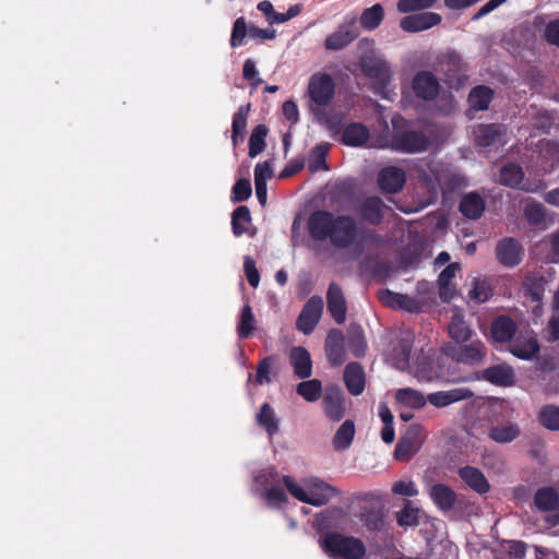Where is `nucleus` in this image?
<instances>
[{
  "label": "nucleus",
  "mask_w": 559,
  "mask_h": 559,
  "mask_svg": "<svg viewBox=\"0 0 559 559\" xmlns=\"http://www.w3.org/2000/svg\"><path fill=\"white\" fill-rule=\"evenodd\" d=\"M308 231L312 239L329 240L336 249L352 247L358 237V226L348 215H334L329 211H316L308 218Z\"/></svg>",
  "instance_id": "1"
},
{
  "label": "nucleus",
  "mask_w": 559,
  "mask_h": 559,
  "mask_svg": "<svg viewBox=\"0 0 559 559\" xmlns=\"http://www.w3.org/2000/svg\"><path fill=\"white\" fill-rule=\"evenodd\" d=\"M282 481L295 499L314 507L325 506L338 495L334 487L316 477L296 481L289 476H284Z\"/></svg>",
  "instance_id": "2"
},
{
  "label": "nucleus",
  "mask_w": 559,
  "mask_h": 559,
  "mask_svg": "<svg viewBox=\"0 0 559 559\" xmlns=\"http://www.w3.org/2000/svg\"><path fill=\"white\" fill-rule=\"evenodd\" d=\"M321 549L331 557L360 559L366 552L364 543L340 533H326L318 540Z\"/></svg>",
  "instance_id": "3"
},
{
  "label": "nucleus",
  "mask_w": 559,
  "mask_h": 559,
  "mask_svg": "<svg viewBox=\"0 0 559 559\" xmlns=\"http://www.w3.org/2000/svg\"><path fill=\"white\" fill-rule=\"evenodd\" d=\"M359 67L371 80L374 93L383 95L393 78L391 66L384 57L377 51H369L360 57Z\"/></svg>",
  "instance_id": "4"
},
{
  "label": "nucleus",
  "mask_w": 559,
  "mask_h": 559,
  "mask_svg": "<svg viewBox=\"0 0 559 559\" xmlns=\"http://www.w3.org/2000/svg\"><path fill=\"white\" fill-rule=\"evenodd\" d=\"M408 372L419 382H431L444 376L443 356L432 348L423 349L416 356Z\"/></svg>",
  "instance_id": "5"
},
{
  "label": "nucleus",
  "mask_w": 559,
  "mask_h": 559,
  "mask_svg": "<svg viewBox=\"0 0 559 559\" xmlns=\"http://www.w3.org/2000/svg\"><path fill=\"white\" fill-rule=\"evenodd\" d=\"M334 95L335 83L330 74L317 72L311 75L308 84L310 112L323 107H329Z\"/></svg>",
  "instance_id": "6"
},
{
  "label": "nucleus",
  "mask_w": 559,
  "mask_h": 559,
  "mask_svg": "<svg viewBox=\"0 0 559 559\" xmlns=\"http://www.w3.org/2000/svg\"><path fill=\"white\" fill-rule=\"evenodd\" d=\"M443 354L452 360L468 366L483 364L486 357V347L480 340H471L466 343H447L442 347Z\"/></svg>",
  "instance_id": "7"
},
{
  "label": "nucleus",
  "mask_w": 559,
  "mask_h": 559,
  "mask_svg": "<svg viewBox=\"0 0 559 559\" xmlns=\"http://www.w3.org/2000/svg\"><path fill=\"white\" fill-rule=\"evenodd\" d=\"M436 70L442 73L444 82L454 88L461 87L466 80L462 58L454 51H447L438 56Z\"/></svg>",
  "instance_id": "8"
},
{
  "label": "nucleus",
  "mask_w": 559,
  "mask_h": 559,
  "mask_svg": "<svg viewBox=\"0 0 559 559\" xmlns=\"http://www.w3.org/2000/svg\"><path fill=\"white\" fill-rule=\"evenodd\" d=\"M358 35L359 31L356 25V15L348 14L344 17V21L338 27L326 36L324 48L330 51L342 50L353 43Z\"/></svg>",
  "instance_id": "9"
},
{
  "label": "nucleus",
  "mask_w": 559,
  "mask_h": 559,
  "mask_svg": "<svg viewBox=\"0 0 559 559\" xmlns=\"http://www.w3.org/2000/svg\"><path fill=\"white\" fill-rule=\"evenodd\" d=\"M474 140L484 150L499 148L508 142L507 128L499 123L479 124L474 129Z\"/></svg>",
  "instance_id": "10"
},
{
  "label": "nucleus",
  "mask_w": 559,
  "mask_h": 559,
  "mask_svg": "<svg viewBox=\"0 0 559 559\" xmlns=\"http://www.w3.org/2000/svg\"><path fill=\"white\" fill-rule=\"evenodd\" d=\"M524 179V173L521 166L516 164H508L500 171V182L508 187H520L525 192L537 193L546 188V183L543 179L535 181Z\"/></svg>",
  "instance_id": "11"
},
{
  "label": "nucleus",
  "mask_w": 559,
  "mask_h": 559,
  "mask_svg": "<svg viewBox=\"0 0 559 559\" xmlns=\"http://www.w3.org/2000/svg\"><path fill=\"white\" fill-rule=\"evenodd\" d=\"M347 522V513L343 509L334 508L318 514L313 520V527L323 536L332 530H346Z\"/></svg>",
  "instance_id": "12"
},
{
  "label": "nucleus",
  "mask_w": 559,
  "mask_h": 559,
  "mask_svg": "<svg viewBox=\"0 0 559 559\" xmlns=\"http://www.w3.org/2000/svg\"><path fill=\"white\" fill-rule=\"evenodd\" d=\"M414 343V334L409 331L402 332L400 337L393 344L389 358L399 370H409V355Z\"/></svg>",
  "instance_id": "13"
},
{
  "label": "nucleus",
  "mask_w": 559,
  "mask_h": 559,
  "mask_svg": "<svg viewBox=\"0 0 559 559\" xmlns=\"http://www.w3.org/2000/svg\"><path fill=\"white\" fill-rule=\"evenodd\" d=\"M391 146L403 153L423 152L428 146V139L418 131H405L393 135Z\"/></svg>",
  "instance_id": "14"
},
{
  "label": "nucleus",
  "mask_w": 559,
  "mask_h": 559,
  "mask_svg": "<svg viewBox=\"0 0 559 559\" xmlns=\"http://www.w3.org/2000/svg\"><path fill=\"white\" fill-rule=\"evenodd\" d=\"M323 311V300L321 297L313 296L304 306L298 319L297 329L304 334H310L318 324Z\"/></svg>",
  "instance_id": "15"
},
{
  "label": "nucleus",
  "mask_w": 559,
  "mask_h": 559,
  "mask_svg": "<svg viewBox=\"0 0 559 559\" xmlns=\"http://www.w3.org/2000/svg\"><path fill=\"white\" fill-rule=\"evenodd\" d=\"M534 507L543 513H552L554 523H559V492L556 488L540 487L534 495Z\"/></svg>",
  "instance_id": "16"
},
{
  "label": "nucleus",
  "mask_w": 559,
  "mask_h": 559,
  "mask_svg": "<svg viewBox=\"0 0 559 559\" xmlns=\"http://www.w3.org/2000/svg\"><path fill=\"white\" fill-rule=\"evenodd\" d=\"M441 21L442 17L438 13L423 12L403 17L400 26L404 32L418 33L440 24Z\"/></svg>",
  "instance_id": "17"
},
{
  "label": "nucleus",
  "mask_w": 559,
  "mask_h": 559,
  "mask_svg": "<svg viewBox=\"0 0 559 559\" xmlns=\"http://www.w3.org/2000/svg\"><path fill=\"white\" fill-rule=\"evenodd\" d=\"M322 407L325 416L333 420L340 421L345 416V397L338 388H329L322 400Z\"/></svg>",
  "instance_id": "18"
},
{
  "label": "nucleus",
  "mask_w": 559,
  "mask_h": 559,
  "mask_svg": "<svg viewBox=\"0 0 559 559\" xmlns=\"http://www.w3.org/2000/svg\"><path fill=\"white\" fill-rule=\"evenodd\" d=\"M510 352L515 357L528 360L537 355L539 352V344L536 336L532 331L524 334L516 335L515 340L510 345Z\"/></svg>",
  "instance_id": "19"
},
{
  "label": "nucleus",
  "mask_w": 559,
  "mask_h": 559,
  "mask_svg": "<svg viewBox=\"0 0 559 559\" xmlns=\"http://www.w3.org/2000/svg\"><path fill=\"white\" fill-rule=\"evenodd\" d=\"M414 93L425 100L433 99L439 93L438 79L428 71L418 72L412 83Z\"/></svg>",
  "instance_id": "20"
},
{
  "label": "nucleus",
  "mask_w": 559,
  "mask_h": 559,
  "mask_svg": "<svg viewBox=\"0 0 559 559\" xmlns=\"http://www.w3.org/2000/svg\"><path fill=\"white\" fill-rule=\"evenodd\" d=\"M474 393L467 388H454L448 391L433 392L427 395V403L432 406L442 408L453 403L468 400Z\"/></svg>",
  "instance_id": "21"
},
{
  "label": "nucleus",
  "mask_w": 559,
  "mask_h": 559,
  "mask_svg": "<svg viewBox=\"0 0 559 559\" xmlns=\"http://www.w3.org/2000/svg\"><path fill=\"white\" fill-rule=\"evenodd\" d=\"M448 332L452 340L451 343L453 344L469 342L474 335V331L465 322L464 314L459 308H454L452 310V318L448 325Z\"/></svg>",
  "instance_id": "22"
},
{
  "label": "nucleus",
  "mask_w": 559,
  "mask_h": 559,
  "mask_svg": "<svg viewBox=\"0 0 559 559\" xmlns=\"http://www.w3.org/2000/svg\"><path fill=\"white\" fill-rule=\"evenodd\" d=\"M406 175L399 167L390 166L383 168L378 176L380 188L388 193L399 192L405 185Z\"/></svg>",
  "instance_id": "23"
},
{
  "label": "nucleus",
  "mask_w": 559,
  "mask_h": 559,
  "mask_svg": "<svg viewBox=\"0 0 559 559\" xmlns=\"http://www.w3.org/2000/svg\"><path fill=\"white\" fill-rule=\"evenodd\" d=\"M326 299L328 309L332 318L338 324L344 323L346 320L347 308L342 288L337 284L332 283L329 286Z\"/></svg>",
  "instance_id": "24"
},
{
  "label": "nucleus",
  "mask_w": 559,
  "mask_h": 559,
  "mask_svg": "<svg viewBox=\"0 0 559 559\" xmlns=\"http://www.w3.org/2000/svg\"><path fill=\"white\" fill-rule=\"evenodd\" d=\"M289 362L294 373L299 379H308L312 374V360L309 352L301 346L293 347L289 352Z\"/></svg>",
  "instance_id": "25"
},
{
  "label": "nucleus",
  "mask_w": 559,
  "mask_h": 559,
  "mask_svg": "<svg viewBox=\"0 0 559 559\" xmlns=\"http://www.w3.org/2000/svg\"><path fill=\"white\" fill-rule=\"evenodd\" d=\"M497 258L506 266H514L520 263L523 249L520 243L512 239L507 238L497 245Z\"/></svg>",
  "instance_id": "26"
},
{
  "label": "nucleus",
  "mask_w": 559,
  "mask_h": 559,
  "mask_svg": "<svg viewBox=\"0 0 559 559\" xmlns=\"http://www.w3.org/2000/svg\"><path fill=\"white\" fill-rule=\"evenodd\" d=\"M459 476L473 491L484 495L490 489V485L484 473L474 466H464L459 469Z\"/></svg>",
  "instance_id": "27"
},
{
  "label": "nucleus",
  "mask_w": 559,
  "mask_h": 559,
  "mask_svg": "<svg viewBox=\"0 0 559 559\" xmlns=\"http://www.w3.org/2000/svg\"><path fill=\"white\" fill-rule=\"evenodd\" d=\"M325 350L331 365L340 366L345 361L344 336L341 331L332 330L329 332Z\"/></svg>",
  "instance_id": "28"
},
{
  "label": "nucleus",
  "mask_w": 559,
  "mask_h": 559,
  "mask_svg": "<svg viewBox=\"0 0 559 559\" xmlns=\"http://www.w3.org/2000/svg\"><path fill=\"white\" fill-rule=\"evenodd\" d=\"M344 382L352 395H360L366 384L364 368L357 362L348 364L344 370Z\"/></svg>",
  "instance_id": "29"
},
{
  "label": "nucleus",
  "mask_w": 559,
  "mask_h": 559,
  "mask_svg": "<svg viewBox=\"0 0 559 559\" xmlns=\"http://www.w3.org/2000/svg\"><path fill=\"white\" fill-rule=\"evenodd\" d=\"M429 497L442 511H449L453 509L456 502V493L454 490L444 484H435L429 488Z\"/></svg>",
  "instance_id": "30"
},
{
  "label": "nucleus",
  "mask_w": 559,
  "mask_h": 559,
  "mask_svg": "<svg viewBox=\"0 0 559 559\" xmlns=\"http://www.w3.org/2000/svg\"><path fill=\"white\" fill-rule=\"evenodd\" d=\"M379 299L382 304L392 308L404 309L409 312H416L419 310V304L416 299L407 295L393 293L389 289L380 290Z\"/></svg>",
  "instance_id": "31"
},
{
  "label": "nucleus",
  "mask_w": 559,
  "mask_h": 559,
  "mask_svg": "<svg viewBox=\"0 0 559 559\" xmlns=\"http://www.w3.org/2000/svg\"><path fill=\"white\" fill-rule=\"evenodd\" d=\"M314 120L326 128L331 134H340L343 128L344 116L329 107L311 111Z\"/></svg>",
  "instance_id": "32"
},
{
  "label": "nucleus",
  "mask_w": 559,
  "mask_h": 559,
  "mask_svg": "<svg viewBox=\"0 0 559 559\" xmlns=\"http://www.w3.org/2000/svg\"><path fill=\"white\" fill-rule=\"evenodd\" d=\"M537 147L544 170L554 169L559 164V141L544 139Z\"/></svg>",
  "instance_id": "33"
},
{
  "label": "nucleus",
  "mask_w": 559,
  "mask_h": 559,
  "mask_svg": "<svg viewBox=\"0 0 559 559\" xmlns=\"http://www.w3.org/2000/svg\"><path fill=\"white\" fill-rule=\"evenodd\" d=\"M483 377L490 383L508 386L514 382L513 369L508 365H497L484 370Z\"/></svg>",
  "instance_id": "34"
},
{
  "label": "nucleus",
  "mask_w": 559,
  "mask_h": 559,
  "mask_svg": "<svg viewBox=\"0 0 559 559\" xmlns=\"http://www.w3.org/2000/svg\"><path fill=\"white\" fill-rule=\"evenodd\" d=\"M485 210V201L484 199L476 192H469L465 194L460 203L461 213L469 218L477 219L480 217Z\"/></svg>",
  "instance_id": "35"
},
{
  "label": "nucleus",
  "mask_w": 559,
  "mask_h": 559,
  "mask_svg": "<svg viewBox=\"0 0 559 559\" xmlns=\"http://www.w3.org/2000/svg\"><path fill=\"white\" fill-rule=\"evenodd\" d=\"M369 139V130L362 123L353 122L345 127L342 133V141L348 146H361Z\"/></svg>",
  "instance_id": "36"
},
{
  "label": "nucleus",
  "mask_w": 559,
  "mask_h": 559,
  "mask_svg": "<svg viewBox=\"0 0 559 559\" xmlns=\"http://www.w3.org/2000/svg\"><path fill=\"white\" fill-rule=\"evenodd\" d=\"M515 334V324L514 322L504 316H501L493 320L491 324V335L497 342H508Z\"/></svg>",
  "instance_id": "37"
},
{
  "label": "nucleus",
  "mask_w": 559,
  "mask_h": 559,
  "mask_svg": "<svg viewBox=\"0 0 559 559\" xmlns=\"http://www.w3.org/2000/svg\"><path fill=\"white\" fill-rule=\"evenodd\" d=\"M355 436V424L353 420H345L336 430L332 443L336 451H343L350 447Z\"/></svg>",
  "instance_id": "38"
},
{
  "label": "nucleus",
  "mask_w": 559,
  "mask_h": 559,
  "mask_svg": "<svg viewBox=\"0 0 559 559\" xmlns=\"http://www.w3.org/2000/svg\"><path fill=\"white\" fill-rule=\"evenodd\" d=\"M493 91L485 85L474 87L468 95V103L473 110H486L492 100Z\"/></svg>",
  "instance_id": "39"
},
{
  "label": "nucleus",
  "mask_w": 559,
  "mask_h": 559,
  "mask_svg": "<svg viewBox=\"0 0 559 559\" xmlns=\"http://www.w3.org/2000/svg\"><path fill=\"white\" fill-rule=\"evenodd\" d=\"M385 205L380 198L371 197L362 202L360 213L366 221L377 224L381 221Z\"/></svg>",
  "instance_id": "40"
},
{
  "label": "nucleus",
  "mask_w": 559,
  "mask_h": 559,
  "mask_svg": "<svg viewBox=\"0 0 559 559\" xmlns=\"http://www.w3.org/2000/svg\"><path fill=\"white\" fill-rule=\"evenodd\" d=\"M395 399L399 403L415 409L423 408L427 403V397L421 392L412 388L399 389Z\"/></svg>",
  "instance_id": "41"
},
{
  "label": "nucleus",
  "mask_w": 559,
  "mask_h": 559,
  "mask_svg": "<svg viewBox=\"0 0 559 559\" xmlns=\"http://www.w3.org/2000/svg\"><path fill=\"white\" fill-rule=\"evenodd\" d=\"M520 435V428L516 424L506 423L492 427L489 430V437L498 443H508L516 439Z\"/></svg>",
  "instance_id": "42"
},
{
  "label": "nucleus",
  "mask_w": 559,
  "mask_h": 559,
  "mask_svg": "<svg viewBox=\"0 0 559 559\" xmlns=\"http://www.w3.org/2000/svg\"><path fill=\"white\" fill-rule=\"evenodd\" d=\"M431 189H440L443 193L461 188L465 185V179L459 174H437L435 182L430 183Z\"/></svg>",
  "instance_id": "43"
},
{
  "label": "nucleus",
  "mask_w": 559,
  "mask_h": 559,
  "mask_svg": "<svg viewBox=\"0 0 559 559\" xmlns=\"http://www.w3.org/2000/svg\"><path fill=\"white\" fill-rule=\"evenodd\" d=\"M258 424L264 428L270 437L278 431V419L270 404L264 403L257 414Z\"/></svg>",
  "instance_id": "44"
},
{
  "label": "nucleus",
  "mask_w": 559,
  "mask_h": 559,
  "mask_svg": "<svg viewBox=\"0 0 559 559\" xmlns=\"http://www.w3.org/2000/svg\"><path fill=\"white\" fill-rule=\"evenodd\" d=\"M249 111L250 105H242L234 115L231 140L235 146L237 145L238 139L242 140L246 134Z\"/></svg>",
  "instance_id": "45"
},
{
  "label": "nucleus",
  "mask_w": 559,
  "mask_h": 559,
  "mask_svg": "<svg viewBox=\"0 0 559 559\" xmlns=\"http://www.w3.org/2000/svg\"><path fill=\"white\" fill-rule=\"evenodd\" d=\"M384 11L381 4L377 3L372 7L365 9L360 16V24L365 29L373 31L382 22Z\"/></svg>",
  "instance_id": "46"
},
{
  "label": "nucleus",
  "mask_w": 559,
  "mask_h": 559,
  "mask_svg": "<svg viewBox=\"0 0 559 559\" xmlns=\"http://www.w3.org/2000/svg\"><path fill=\"white\" fill-rule=\"evenodd\" d=\"M533 127L544 133L550 132L552 128L559 130V117L546 109L538 110L533 114Z\"/></svg>",
  "instance_id": "47"
},
{
  "label": "nucleus",
  "mask_w": 559,
  "mask_h": 559,
  "mask_svg": "<svg viewBox=\"0 0 559 559\" xmlns=\"http://www.w3.org/2000/svg\"><path fill=\"white\" fill-rule=\"evenodd\" d=\"M255 329V318L249 305H245L240 312L237 333L240 338H248Z\"/></svg>",
  "instance_id": "48"
},
{
  "label": "nucleus",
  "mask_w": 559,
  "mask_h": 559,
  "mask_svg": "<svg viewBox=\"0 0 559 559\" xmlns=\"http://www.w3.org/2000/svg\"><path fill=\"white\" fill-rule=\"evenodd\" d=\"M296 391L307 402H316L322 394V383L318 379L306 380L297 385Z\"/></svg>",
  "instance_id": "49"
},
{
  "label": "nucleus",
  "mask_w": 559,
  "mask_h": 559,
  "mask_svg": "<svg viewBox=\"0 0 559 559\" xmlns=\"http://www.w3.org/2000/svg\"><path fill=\"white\" fill-rule=\"evenodd\" d=\"M251 221L250 210L245 206H238L234 212L231 216V225H233V233L236 237H240L243 235L247 229L248 225Z\"/></svg>",
  "instance_id": "50"
},
{
  "label": "nucleus",
  "mask_w": 559,
  "mask_h": 559,
  "mask_svg": "<svg viewBox=\"0 0 559 559\" xmlns=\"http://www.w3.org/2000/svg\"><path fill=\"white\" fill-rule=\"evenodd\" d=\"M348 347L354 356H364L367 344L364 331L359 325H352L348 331Z\"/></svg>",
  "instance_id": "51"
},
{
  "label": "nucleus",
  "mask_w": 559,
  "mask_h": 559,
  "mask_svg": "<svg viewBox=\"0 0 559 559\" xmlns=\"http://www.w3.org/2000/svg\"><path fill=\"white\" fill-rule=\"evenodd\" d=\"M360 520L370 531L380 530L383 525L382 506L379 503V507L372 508L371 510L365 508L360 513Z\"/></svg>",
  "instance_id": "52"
},
{
  "label": "nucleus",
  "mask_w": 559,
  "mask_h": 559,
  "mask_svg": "<svg viewBox=\"0 0 559 559\" xmlns=\"http://www.w3.org/2000/svg\"><path fill=\"white\" fill-rule=\"evenodd\" d=\"M266 136V129L260 124L254 128L249 140V156H258L265 147L264 138Z\"/></svg>",
  "instance_id": "53"
},
{
  "label": "nucleus",
  "mask_w": 559,
  "mask_h": 559,
  "mask_svg": "<svg viewBox=\"0 0 559 559\" xmlns=\"http://www.w3.org/2000/svg\"><path fill=\"white\" fill-rule=\"evenodd\" d=\"M491 294L490 286L486 280L475 278L473 281V287L468 293L471 300L477 304H483L488 300Z\"/></svg>",
  "instance_id": "54"
},
{
  "label": "nucleus",
  "mask_w": 559,
  "mask_h": 559,
  "mask_svg": "<svg viewBox=\"0 0 559 559\" xmlns=\"http://www.w3.org/2000/svg\"><path fill=\"white\" fill-rule=\"evenodd\" d=\"M539 420L549 430H559V407L549 405L539 413Z\"/></svg>",
  "instance_id": "55"
},
{
  "label": "nucleus",
  "mask_w": 559,
  "mask_h": 559,
  "mask_svg": "<svg viewBox=\"0 0 559 559\" xmlns=\"http://www.w3.org/2000/svg\"><path fill=\"white\" fill-rule=\"evenodd\" d=\"M419 510L408 500L405 501L403 509L399 513L397 522L402 526H416L418 524Z\"/></svg>",
  "instance_id": "56"
},
{
  "label": "nucleus",
  "mask_w": 559,
  "mask_h": 559,
  "mask_svg": "<svg viewBox=\"0 0 559 559\" xmlns=\"http://www.w3.org/2000/svg\"><path fill=\"white\" fill-rule=\"evenodd\" d=\"M329 151L328 144H320L317 145L312 151V157L309 160V169L312 173L319 171V170H326L328 166L325 163V156Z\"/></svg>",
  "instance_id": "57"
},
{
  "label": "nucleus",
  "mask_w": 559,
  "mask_h": 559,
  "mask_svg": "<svg viewBox=\"0 0 559 559\" xmlns=\"http://www.w3.org/2000/svg\"><path fill=\"white\" fill-rule=\"evenodd\" d=\"M254 481L258 486L267 489L274 485H280L281 477L274 468H264L254 475Z\"/></svg>",
  "instance_id": "58"
},
{
  "label": "nucleus",
  "mask_w": 559,
  "mask_h": 559,
  "mask_svg": "<svg viewBox=\"0 0 559 559\" xmlns=\"http://www.w3.org/2000/svg\"><path fill=\"white\" fill-rule=\"evenodd\" d=\"M524 215L530 224L539 226L545 222V209L540 203H527L524 210Z\"/></svg>",
  "instance_id": "59"
},
{
  "label": "nucleus",
  "mask_w": 559,
  "mask_h": 559,
  "mask_svg": "<svg viewBox=\"0 0 559 559\" xmlns=\"http://www.w3.org/2000/svg\"><path fill=\"white\" fill-rule=\"evenodd\" d=\"M249 27L247 26L245 17L240 16L234 22L230 46L233 48L240 47L243 44L245 37L248 35Z\"/></svg>",
  "instance_id": "60"
},
{
  "label": "nucleus",
  "mask_w": 559,
  "mask_h": 559,
  "mask_svg": "<svg viewBox=\"0 0 559 559\" xmlns=\"http://www.w3.org/2000/svg\"><path fill=\"white\" fill-rule=\"evenodd\" d=\"M438 0H399L397 10L401 13H409L418 10L429 9Z\"/></svg>",
  "instance_id": "61"
},
{
  "label": "nucleus",
  "mask_w": 559,
  "mask_h": 559,
  "mask_svg": "<svg viewBox=\"0 0 559 559\" xmlns=\"http://www.w3.org/2000/svg\"><path fill=\"white\" fill-rule=\"evenodd\" d=\"M252 193L251 182L249 179H239L233 187V202H242L250 198Z\"/></svg>",
  "instance_id": "62"
},
{
  "label": "nucleus",
  "mask_w": 559,
  "mask_h": 559,
  "mask_svg": "<svg viewBox=\"0 0 559 559\" xmlns=\"http://www.w3.org/2000/svg\"><path fill=\"white\" fill-rule=\"evenodd\" d=\"M264 498L272 507H280L287 501V496L280 485H274L265 489Z\"/></svg>",
  "instance_id": "63"
},
{
  "label": "nucleus",
  "mask_w": 559,
  "mask_h": 559,
  "mask_svg": "<svg viewBox=\"0 0 559 559\" xmlns=\"http://www.w3.org/2000/svg\"><path fill=\"white\" fill-rule=\"evenodd\" d=\"M508 559H535V550L527 554L523 543L511 542L508 547Z\"/></svg>",
  "instance_id": "64"
}]
</instances>
